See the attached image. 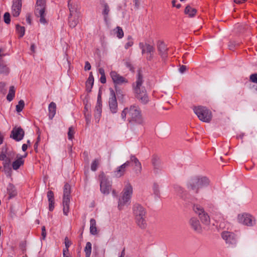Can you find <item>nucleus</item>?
I'll use <instances>...</instances> for the list:
<instances>
[{
	"label": "nucleus",
	"mask_w": 257,
	"mask_h": 257,
	"mask_svg": "<svg viewBox=\"0 0 257 257\" xmlns=\"http://www.w3.org/2000/svg\"><path fill=\"white\" fill-rule=\"evenodd\" d=\"M122 119L127 120L131 124H141L143 122V118L140 108L136 105H131L125 107L121 112Z\"/></svg>",
	"instance_id": "nucleus-1"
},
{
	"label": "nucleus",
	"mask_w": 257,
	"mask_h": 257,
	"mask_svg": "<svg viewBox=\"0 0 257 257\" xmlns=\"http://www.w3.org/2000/svg\"><path fill=\"white\" fill-rule=\"evenodd\" d=\"M143 82V76L139 72L137 80L133 84V88L135 97L142 103L146 104L149 101V98L146 88L142 85Z\"/></svg>",
	"instance_id": "nucleus-2"
},
{
	"label": "nucleus",
	"mask_w": 257,
	"mask_h": 257,
	"mask_svg": "<svg viewBox=\"0 0 257 257\" xmlns=\"http://www.w3.org/2000/svg\"><path fill=\"white\" fill-rule=\"evenodd\" d=\"M133 211L137 225L142 229L146 228L147 224L145 208L139 204H135L133 206Z\"/></svg>",
	"instance_id": "nucleus-3"
},
{
	"label": "nucleus",
	"mask_w": 257,
	"mask_h": 257,
	"mask_svg": "<svg viewBox=\"0 0 257 257\" xmlns=\"http://www.w3.org/2000/svg\"><path fill=\"white\" fill-rule=\"evenodd\" d=\"M210 181L206 177L197 176L190 180L188 184V187L196 193H198L200 189L207 187Z\"/></svg>",
	"instance_id": "nucleus-4"
},
{
	"label": "nucleus",
	"mask_w": 257,
	"mask_h": 257,
	"mask_svg": "<svg viewBox=\"0 0 257 257\" xmlns=\"http://www.w3.org/2000/svg\"><path fill=\"white\" fill-rule=\"evenodd\" d=\"M132 193V186L127 183L122 192V196L118 200V208L119 210L122 209L123 207L130 201Z\"/></svg>",
	"instance_id": "nucleus-5"
},
{
	"label": "nucleus",
	"mask_w": 257,
	"mask_h": 257,
	"mask_svg": "<svg viewBox=\"0 0 257 257\" xmlns=\"http://www.w3.org/2000/svg\"><path fill=\"white\" fill-rule=\"evenodd\" d=\"M193 110L200 120L209 122L211 120V112L206 107L201 106H196L194 107Z\"/></svg>",
	"instance_id": "nucleus-6"
},
{
	"label": "nucleus",
	"mask_w": 257,
	"mask_h": 257,
	"mask_svg": "<svg viewBox=\"0 0 257 257\" xmlns=\"http://www.w3.org/2000/svg\"><path fill=\"white\" fill-rule=\"evenodd\" d=\"M45 11L46 0H37L35 14L37 17H40V22L43 24L47 23Z\"/></svg>",
	"instance_id": "nucleus-7"
},
{
	"label": "nucleus",
	"mask_w": 257,
	"mask_h": 257,
	"mask_svg": "<svg viewBox=\"0 0 257 257\" xmlns=\"http://www.w3.org/2000/svg\"><path fill=\"white\" fill-rule=\"evenodd\" d=\"M71 192L70 186L66 183L64 186L63 189V213L65 215H68L69 210V203H70V194Z\"/></svg>",
	"instance_id": "nucleus-8"
},
{
	"label": "nucleus",
	"mask_w": 257,
	"mask_h": 257,
	"mask_svg": "<svg viewBox=\"0 0 257 257\" xmlns=\"http://www.w3.org/2000/svg\"><path fill=\"white\" fill-rule=\"evenodd\" d=\"M193 209L195 213L198 215L202 223L205 225H209L210 222L208 214L205 212L203 208L199 204H194Z\"/></svg>",
	"instance_id": "nucleus-9"
},
{
	"label": "nucleus",
	"mask_w": 257,
	"mask_h": 257,
	"mask_svg": "<svg viewBox=\"0 0 257 257\" xmlns=\"http://www.w3.org/2000/svg\"><path fill=\"white\" fill-rule=\"evenodd\" d=\"M100 181V189L101 192L104 194H108L111 189V183L108 180L103 172H101L99 176Z\"/></svg>",
	"instance_id": "nucleus-10"
},
{
	"label": "nucleus",
	"mask_w": 257,
	"mask_h": 257,
	"mask_svg": "<svg viewBox=\"0 0 257 257\" xmlns=\"http://www.w3.org/2000/svg\"><path fill=\"white\" fill-rule=\"evenodd\" d=\"M237 221L239 223L247 226H252L255 224V220L249 214H239L237 216Z\"/></svg>",
	"instance_id": "nucleus-11"
},
{
	"label": "nucleus",
	"mask_w": 257,
	"mask_h": 257,
	"mask_svg": "<svg viewBox=\"0 0 257 257\" xmlns=\"http://www.w3.org/2000/svg\"><path fill=\"white\" fill-rule=\"evenodd\" d=\"M221 236L227 244L235 245L237 243V236L233 232L224 231L222 233Z\"/></svg>",
	"instance_id": "nucleus-12"
},
{
	"label": "nucleus",
	"mask_w": 257,
	"mask_h": 257,
	"mask_svg": "<svg viewBox=\"0 0 257 257\" xmlns=\"http://www.w3.org/2000/svg\"><path fill=\"white\" fill-rule=\"evenodd\" d=\"M25 132L21 127H14L11 131L10 138L17 142L21 141L24 137Z\"/></svg>",
	"instance_id": "nucleus-13"
},
{
	"label": "nucleus",
	"mask_w": 257,
	"mask_h": 257,
	"mask_svg": "<svg viewBox=\"0 0 257 257\" xmlns=\"http://www.w3.org/2000/svg\"><path fill=\"white\" fill-rule=\"evenodd\" d=\"M110 75L115 87L127 82V80L124 77L120 75L115 71H111Z\"/></svg>",
	"instance_id": "nucleus-14"
},
{
	"label": "nucleus",
	"mask_w": 257,
	"mask_h": 257,
	"mask_svg": "<svg viewBox=\"0 0 257 257\" xmlns=\"http://www.w3.org/2000/svg\"><path fill=\"white\" fill-rule=\"evenodd\" d=\"M111 97L109 99V106L112 113H116L117 111V102L115 92L113 89H110Z\"/></svg>",
	"instance_id": "nucleus-15"
},
{
	"label": "nucleus",
	"mask_w": 257,
	"mask_h": 257,
	"mask_svg": "<svg viewBox=\"0 0 257 257\" xmlns=\"http://www.w3.org/2000/svg\"><path fill=\"white\" fill-rule=\"evenodd\" d=\"M22 8V0H13L12 7V13L14 17L19 16Z\"/></svg>",
	"instance_id": "nucleus-16"
},
{
	"label": "nucleus",
	"mask_w": 257,
	"mask_h": 257,
	"mask_svg": "<svg viewBox=\"0 0 257 257\" xmlns=\"http://www.w3.org/2000/svg\"><path fill=\"white\" fill-rule=\"evenodd\" d=\"M130 161H126L121 166L118 167L116 170L114 171V175L116 177L122 176L125 173L126 168L130 165Z\"/></svg>",
	"instance_id": "nucleus-17"
},
{
	"label": "nucleus",
	"mask_w": 257,
	"mask_h": 257,
	"mask_svg": "<svg viewBox=\"0 0 257 257\" xmlns=\"http://www.w3.org/2000/svg\"><path fill=\"white\" fill-rule=\"evenodd\" d=\"M189 224L193 229L197 232L200 233L202 231L201 226L199 220L195 217H192L189 220Z\"/></svg>",
	"instance_id": "nucleus-18"
},
{
	"label": "nucleus",
	"mask_w": 257,
	"mask_h": 257,
	"mask_svg": "<svg viewBox=\"0 0 257 257\" xmlns=\"http://www.w3.org/2000/svg\"><path fill=\"white\" fill-rule=\"evenodd\" d=\"M157 47L159 54L161 55L162 59H166L168 56V48L166 47L165 44L163 42H159L158 43Z\"/></svg>",
	"instance_id": "nucleus-19"
},
{
	"label": "nucleus",
	"mask_w": 257,
	"mask_h": 257,
	"mask_svg": "<svg viewBox=\"0 0 257 257\" xmlns=\"http://www.w3.org/2000/svg\"><path fill=\"white\" fill-rule=\"evenodd\" d=\"M139 46L140 48L142 50V54L145 53H147L148 54L154 53L155 51V49L154 47L150 44L147 43H140L139 44Z\"/></svg>",
	"instance_id": "nucleus-20"
},
{
	"label": "nucleus",
	"mask_w": 257,
	"mask_h": 257,
	"mask_svg": "<svg viewBox=\"0 0 257 257\" xmlns=\"http://www.w3.org/2000/svg\"><path fill=\"white\" fill-rule=\"evenodd\" d=\"M47 198L49 201V209L50 211H52L54 208V193L52 191H49L47 192Z\"/></svg>",
	"instance_id": "nucleus-21"
},
{
	"label": "nucleus",
	"mask_w": 257,
	"mask_h": 257,
	"mask_svg": "<svg viewBox=\"0 0 257 257\" xmlns=\"http://www.w3.org/2000/svg\"><path fill=\"white\" fill-rule=\"evenodd\" d=\"M68 7L70 11L69 18L73 16L79 15L77 13L78 6L76 4L71 3L70 1H68Z\"/></svg>",
	"instance_id": "nucleus-22"
},
{
	"label": "nucleus",
	"mask_w": 257,
	"mask_h": 257,
	"mask_svg": "<svg viewBox=\"0 0 257 257\" xmlns=\"http://www.w3.org/2000/svg\"><path fill=\"white\" fill-rule=\"evenodd\" d=\"M27 154L26 153L24 156H21L18 158L16 161L13 162L12 167L14 170L18 169L20 167L24 164V161L23 160V158L26 157Z\"/></svg>",
	"instance_id": "nucleus-23"
},
{
	"label": "nucleus",
	"mask_w": 257,
	"mask_h": 257,
	"mask_svg": "<svg viewBox=\"0 0 257 257\" xmlns=\"http://www.w3.org/2000/svg\"><path fill=\"white\" fill-rule=\"evenodd\" d=\"M130 160L135 164V166L136 167V173H140L142 171V166L139 160L135 156L131 155L130 157Z\"/></svg>",
	"instance_id": "nucleus-24"
},
{
	"label": "nucleus",
	"mask_w": 257,
	"mask_h": 257,
	"mask_svg": "<svg viewBox=\"0 0 257 257\" xmlns=\"http://www.w3.org/2000/svg\"><path fill=\"white\" fill-rule=\"evenodd\" d=\"M49 109V118L52 119L55 116L56 112V104L54 102H51L48 107Z\"/></svg>",
	"instance_id": "nucleus-25"
},
{
	"label": "nucleus",
	"mask_w": 257,
	"mask_h": 257,
	"mask_svg": "<svg viewBox=\"0 0 257 257\" xmlns=\"http://www.w3.org/2000/svg\"><path fill=\"white\" fill-rule=\"evenodd\" d=\"M94 78L92 75V73L90 72L88 78L86 82V91L88 92H91V88L93 85Z\"/></svg>",
	"instance_id": "nucleus-26"
},
{
	"label": "nucleus",
	"mask_w": 257,
	"mask_h": 257,
	"mask_svg": "<svg viewBox=\"0 0 257 257\" xmlns=\"http://www.w3.org/2000/svg\"><path fill=\"white\" fill-rule=\"evenodd\" d=\"M197 13V10L192 8L190 5H187L184 10V13L188 15L190 18L194 17Z\"/></svg>",
	"instance_id": "nucleus-27"
},
{
	"label": "nucleus",
	"mask_w": 257,
	"mask_h": 257,
	"mask_svg": "<svg viewBox=\"0 0 257 257\" xmlns=\"http://www.w3.org/2000/svg\"><path fill=\"white\" fill-rule=\"evenodd\" d=\"M90 232L92 235L97 234L96 221L93 218H91L90 220Z\"/></svg>",
	"instance_id": "nucleus-28"
},
{
	"label": "nucleus",
	"mask_w": 257,
	"mask_h": 257,
	"mask_svg": "<svg viewBox=\"0 0 257 257\" xmlns=\"http://www.w3.org/2000/svg\"><path fill=\"white\" fill-rule=\"evenodd\" d=\"M7 192L9 195V198H11L15 196L17 194V191L15 187L12 184H9L7 187Z\"/></svg>",
	"instance_id": "nucleus-29"
},
{
	"label": "nucleus",
	"mask_w": 257,
	"mask_h": 257,
	"mask_svg": "<svg viewBox=\"0 0 257 257\" xmlns=\"http://www.w3.org/2000/svg\"><path fill=\"white\" fill-rule=\"evenodd\" d=\"M9 72V68L7 67L3 59L0 58V73L7 75Z\"/></svg>",
	"instance_id": "nucleus-30"
},
{
	"label": "nucleus",
	"mask_w": 257,
	"mask_h": 257,
	"mask_svg": "<svg viewBox=\"0 0 257 257\" xmlns=\"http://www.w3.org/2000/svg\"><path fill=\"white\" fill-rule=\"evenodd\" d=\"M15 95V89L14 86H11L10 87L9 92L7 96V99L8 101H11Z\"/></svg>",
	"instance_id": "nucleus-31"
},
{
	"label": "nucleus",
	"mask_w": 257,
	"mask_h": 257,
	"mask_svg": "<svg viewBox=\"0 0 257 257\" xmlns=\"http://www.w3.org/2000/svg\"><path fill=\"white\" fill-rule=\"evenodd\" d=\"M71 17H70V18H69V26L71 28H74L76 27V26L77 25L78 23V19L79 17V15L74 16V18L73 19H71Z\"/></svg>",
	"instance_id": "nucleus-32"
},
{
	"label": "nucleus",
	"mask_w": 257,
	"mask_h": 257,
	"mask_svg": "<svg viewBox=\"0 0 257 257\" xmlns=\"http://www.w3.org/2000/svg\"><path fill=\"white\" fill-rule=\"evenodd\" d=\"M153 191L154 194L157 197H159L160 196V186L157 183H154L153 185Z\"/></svg>",
	"instance_id": "nucleus-33"
},
{
	"label": "nucleus",
	"mask_w": 257,
	"mask_h": 257,
	"mask_svg": "<svg viewBox=\"0 0 257 257\" xmlns=\"http://www.w3.org/2000/svg\"><path fill=\"white\" fill-rule=\"evenodd\" d=\"M103 10L102 12V14L104 16V19L105 22L107 21V15L109 12V8L107 4L104 3L103 4Z\"/></svg>",
	"instance_id": "nucleus-34"
},
{
	"label": "nucleus",
	"mask_w": 257,
	"mask_h": 257,
	"mask_svg": "<svg viewBox=\"0 0 257 257\" xmlns=\"http://www.w3.org/2000/svg\"><path fill=\"white\" fill-rule=\"evenodd\" d=\"M8 151V148L6 146L3 147L2 148V151L0 154V160L4 161L8 159L7 153Z\"/></svg>",
	"instance_id": "nucleus-35"
},
{
	"label": "nucleus",
	"mask_w": 257,
	"mask_h": 257,
	"mask_svg": "<svg viewBox=\"0 0 257 257\" xmlns=\"http://www.w3.org/2000/svg\"><path fill=\"white\" fill-rule=\"evenodd\" d=\"M91 243L90 242H87L86 246L84 248V252L85 253L86 257H90L91 253Z\"/></svg>",
	"instance_id": "nucleus-36"
},
{
	"label": "nucleus",
	"mask_w": 257,
	"mask_h": 257,
	"mask_svg": "<svg viewBox=\"0 0 257 257\" xmlns=\"http://www.w3.org/2000/svg\"><path fill=\"white\" fill-rule=\"evenodd\" d=\"M101 105H96L95 108L94 116L95 119L99 120L101 114Z\"/></svg>",
	"instance_id": "nucleus-37"
},
{
	"label": "nucleus",
	"mask_w": 257,
	"mask_h": 257,
	"mask_svg": "<svg viewBox=\"0 0 257 257\" xmlns=\"http://www.w3.org/2000/svg\"><path fill=\"white\" fill-rule=\"evenodd\" d=\"M152 164L155 169H159L160 168V162L159 159L157 157H153L152 159Z\"/></svg>",
	"instance_id": "nucleus-38"
},
{
	"label": "nucleus",
	"mask_w": 257,
	"mask_h": 257,
	"mask_svg": "<svg viewBox=\"0 0 257 257\" xmlns=\"http://www.w3.org/2000/svg\"><path fill=\"white\" fill-rule=\"evenodd\" d=\"M174 189L175 191L178 193V194L181 197L183 198V194L184 193V190L182 187L178 185H175L174 186Z\"/></svg>",
	"instance_id": "nucleus-39"
},
{
	"label": "nucleus",
	"mask_w": 257,
	"mask_h": 257,
	"mask_svg": "<svg viewBox=\"0 0 257 257\" xmlns=\"http://www.w3.org/2000/svg\"><path fill=\"white\" fill-rule=\"evenodd\" d=\"M16 29L18 33H19V37L21 38L22 37L24 34H25V27H21L19 25H16Z\"/></svg>",
	"instance_id": "nucleus-40"
},
{
	"label": "nucleus",
	"mask_w": 257,
	"mask_h": 257,
	"mask_svg": "<svg viewBox=\"0 0 257 257\" xmlns=\"http://www.w3.org/2000/svg\"><path fill=\"white\" fill-rule=\"evenodd\" d=\"M116 36L119 38H122L123 36V32L122 29L120 27H117L116 29L114 30Z\"/></svg>",
	"instance_id": "nucleus-41"
},
{
	"label": "nucleus",
	"mask_w": 257,
	"mask_h": 257,
	"mask_svg": "<svg viewBox=\"0 0 257 257\" xmlns=\"http://www.w3.org/2000/svg\"><path fill=\"white\" fill-rule=\"evenodd\" d=\"M25 106L24 101L23 100H20L18 104L16 105V110L17 112H20L22 111Z\"/></svg>",
	"instance_id": "nucleus-42"
},
{
	"label": "nucleus",
	"mask_w": 257,
	"mask_h": 257,
	"mask_svg": "<svg viewBox=\"0 0 257 257\" xmlns=\"http://www.w3.org/2000/svg\"><path fill=\"white\" fill-rule=\"evenodd\" d=\"M75 133L74 128L73 127L71 126L69 128L68 132V137L69 140H72L73 138V135Z\"/></svg>",
	"instance_id": "nucleus-43"
},
{
	"label": "nucleus",
	"mask_w": 257,
	"mask_h": 257,
	"mask_svg": "<svg viewBox=\"0 0 257 257\" xmlns=\"http://www.w3.org/2000/svg\"><path fill=\"white\" fill-rule=\"evenodd\" d=\"M4 21L7 24H9L11 22L10 14L8 12L5 13L4 16Z\"/></svg>",
	"instance_id": "nucleus-44"
},
{
	"label": "nucleus",
	"mask_w": 257,
	"mask_h": 257,
	"mask_svg": "<svg viewBox=\"0 0 257 257\" xmlns=\"http://www.w3.org/2000/svg\"><path fill=\"white\" fill-rule=\"evenodd\" d=\"M99 164V161L97 159L94 160L91 165V169L93 171H95Z\"/></svg>",
	"instance_id": "nucleus-45"
},
{
	"label": "nucleus",
	"mask_w": 257,
	"mask_h": 257,
	"mask_svg": "<svg viewBox=\"0 0 257 257\" xmlns=\"http://www.w3.org/2000/svg\"><path fill=\"white\" fill-rule=\"evenodd\" d=\"M115 90L118 98H123V94L121 89L118 88L117 86H115Z\"/></svg>",
	"instance_id": "nucleus-46"
},
{
	"label": "nucleus",
	"mask_w": 257,
	"mask_h": 257,
	"mask_svg": "<svg viewBox=\"0 0 257 257\" xmlns=\"http://www.w3.org/2000/svg\"><path fill=\"white\" fill-rule=\"evenodd\" d=\"M3 161V165L5 169L9 168L10 165L11 163V159L10 158L8 157V159H6Z\"/></svg>",
	"instance_id": "nucleus-47"
},
{
	"label": "nucleus",
	"mask_w": 257,
	"mask_h": 257,
	"mask_svg": "<svg viewBox=\"0 0 257 257\" xmlns=\"http://www.w3.org/2000/svg\"><path fill=\"white\" fill-rule=\"evenodd\" d=\"M86 124L88 125L91 121V114L89 112H84Z\"/></svg>",
	"instance_id": "nucleus-48"
},
{
	"label": "nucleus",
	"mask_w": 257,
	"mask_h": 257,
	"mask_svg": "<svg viewBox=\"0 0 257 257\" xmlns=\"http://www.w3.org/2000/svg\"><path fill=\"white\" fill-rule=\"evenodd\" d=\"M127 39L128 40V42H127L125 45V49H128L129 47H131L134 43L131 36H128Z\"/></svg>",
	"instance_id": "nucleus-49"
},
{
	"label": "nucleus",
	"mask_w": 257,
	"mask_h": 257,
	"mask_svg": "<svg viewBox=\"0 0 257 257\" xmlns=\"http://www.w3.org/2000/svg\"><path fill=\"white\" fill-rule=\"evenodd\" d=\"M249 79L251 82L257 83V73H254L250 75Z\"/></svg>",
	"instance_id": "nucleus-50"
},
{
	"label": "nucleus",
	"mask_w": 257,
	"mask_h": 257,
	"mask_svg": "<svg viewBox=\"0 0 257 257\" xmlns=\"http://www.w3.org/2000/svg\"><path fill=\"white\" fill-rule=\"evenodd\" d=\"M6 85V84L5 82H0V91L4 94L6 92V90L5 89Z\"/></svg>",
	"instance_id": "nucleus-51"
},
{
	"label": "nucleus",
	"mask_w": 257,
	"mask_h": 257,
	"mask_svg": "<svg viewBox=\"0 0 257 257\" xmlns=\"http://www.w3.org/2000/svg\"><path fill=\"white\" fill-rule=\"evenodd\" d=\"M65 248L68 249L69 247L72 244L71 241H70L68 239V238L67 237H65Z\"/></svg>",
	"instance_id": "nucleus-52"
},
{
	"label": "nucleus",
	"mask_w": 257,
	"mask_h": 257,
	"mask_svg": "<svg viewBox=\"0 0 257 257\" xmlns=\"http://www.w3.org/2000/svg\"><path fill=\"white\" fill-rule=\"evenodd\" d=\"M91 69V65L89 62L86 61L85 63L84 70L85 71L89 70Z\"/></svg>",
	"instance_id": "nucleus-53"
},
{
	"label": "nucleus",
	"mask_w": 257,
	"mask_h": 257,
	"mask_svg": "<svg viewBox=\"0 0 257 257\" xmlns=\"http://www.w3.org/2000/svg\"><path fill=\"white\" fill-rule=\"evenodd\" d=\"M63 257H69V250L67 248H64L63 251Z\"/></svg>",
	"instance_id": "nucleus-54"
},
{
	"label": "nucleus",
	"mask_w": 257,
	"mask_h": 257,
	"mask_svg": "<svg viewBox=\"0 0 257 257\" xmlns=\"http://www.w3.org/2000/svg\"><path fill=\"white\" fill-rule=\"evenodd\" d=\"M186 69H187V67L186 66L181 65V66H180V68H179V72L181 73H183L186 71Z\"/></svg>",
	"instance_id": "nucleus-55"
},
{
	"label": "nucleus",
	"mask_w": 257,
	"mask_h": 257,
	"mask_svg": "<svg viewBox=\"0 0 257 257\" xmlns=\"http://www.w3.org/2000/svg\"><path fill=\"white\" fill-rule=\"evenodd\" d=\"M7 157H9L11 159H13L14 157V153L13 152L9 151L8 152V150L7 151Z\"/></svg>",
	"instance_id": "nucleus-56"
},
{
	"label": "nucleus",
	"mask_w": 257,
	"mask_h": 257,
	"mask_svg": "<svg viewBox=\"0 0 257 257\" xmlns=\"http://www.w3.org/2000/svg\"><path fill=\"white\" fill-rule=\"evenodd\" d=\"M100 81L103 84L106 83V77H105V75L101 76L100 78Z\"/></svg>",
	"instance_id": "nucleus-57"
},
{
	"label": "nucleus",
	"mask_w": 257,
	"mask_h": 257,
	"mask_svg": "<svg viewBox=\"0 0 257 257\" xmlns=\"http://www.w3.org/2000/svg\"><path fill=\"white\" fill-rule=\"evenodd\" d=\"M99 73L101 75V76L104 75H105V72L104 70L102 68H100L98 70Z\"/></svg>",
	"instance_id": "nucleus-58"
},
{
	"label": "nucleus",
	"mask_w": 257,
	"mask_h": 257,
	"mask_svg": "<svg viewBox=\"0 0 257 257\" xmlns=\"http://www.w3.org/2000/svg\"><path fill=\"white\" fill-rule=\"evenodd\" d=\"M28 145L27 144H24L22 145V149L24 152L26 151Z\"/></svg>",
	"instance_id": "nucleus-59"
},
{
	"label": "nucleus",
	"mask_w": 257,
	"mask_h": 257,
	"mask_svg": "<svg viewBox=\"0 0 257 257\" xmlns=\"http://www.w3.org/2000/svg\"><path fill=\"white\" fill-rule=\"evenodd\" d=\"M135 4V7L138 9L139 7L140 3L139 0H133Z\"/></svg>",
	"instance_id": "nucleus-60"
},
{
	"label": "nucleus",
	"mask_w": 257,
	"mask_h": 257,
	"mask_svg": "<svg viewBox=\"0 0 257 257\" xmlns=\"http://www.w3.org/2000/svg\"><path fill=\"white\" fill-rule=\"evenodd\" d=\"M26 20H27V22L29 24H31V17L29 15H28L27 16V18H26Z\"/></svg>",
	"instance_id": "nucleus-61"
},
{
	"label": "nucleus",
	"mask_w": 257,
	"mask_h": 257,
	"mask_svg": "<svg viewBox=\"0 0 257 257\" xmlns=\"http://www.w3.org/2000/svg\"><path fill=\"white\" fill-rule=\"evenodd\" d=\"M245 0H234V2L236 4H241L245 2Z\"/></svg>",
	"instance_id": "nucleus-62"
},
{
	"label": "nucleus",
	"mask_w": 257,
	"mask_h": 257,
	"mask_svg": "<svg viewBox=\"0 0 257 257\" xmlns=\"http://www.w3.org/2000/svg\"><path fill=\"white\" fill-rule=\"evenodd\" d=\"M153 54L154 53H149V56L147 57V59L151 60L153 58Z\"/></svg>",
	"instance_id": "nucleus-63"
},
{
	"label": "nucleus",
	"mask_w": 257,
	"mask_h": 257,
	"mask_svg": "<svg viewBox=\"0 0 257 257\" xmlns=\"http://www.w3.org/2000/svg\"><path fill=\"white\" fill-rule=\"evenodd\" d=\"M35 45L34 44H33L31 46V50L32 52H35Z\"/></svg>",
	"instance_id": "nucleus-64"
}]
</instances>
